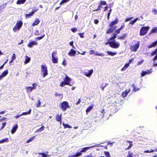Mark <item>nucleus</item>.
Instances as JSON below:
<instances>
[{
	"label": "nucleus",
	"instance_id": "nucleus-49",
	"mask_svg": "<svg viewBox=\"0 0 157 157\" xmlns=\"http://www.w3.org/2000/svg\"><path fill=\"white\" fill-rule=\"evenodd\" d=\"M45 35L44 34L42 36H39L36 38V39L37 40H40L42 39L44 36Z\"/></svg>",
	"mask_w": 157,
	"mask_h": 157
},
{
	"label": "nucleus",
	"instance_id": "nucleus-58",
	"mask_svg": "<svg viewBox=\"0 0 157 157\" xmlns=\"http://www.w3.org/2000/svg\"><path fill=\"white\" fill-rule=\"evenodd\" d=\"M152 12L155 14H157V10L155 9H154L152 10Z\"/></svg>",
	"mask_w": 157,
	"mask_h": 157
},
{
	"label": "nucleus",
	"instance_id": "nucleus-59",
	"mask_svg": "<svg viewBox=\"0 0 157 157\" xmlns=\"http://www.w3.org/2000/svg\"><path fill=\"white\" fill-rule=\"evenodd\" d=\"M79 36L82 38H83L84 37V33H78Z\"/></svg>",
	"mask_w": 157,
	"mask_h": 157
},
{
	"label": "nucleus",
	"instance_id": "nucleus-30",
	"mask_svg": "<svg viewBox=\"0 0 157 157\" xmlns=\"http://www.w3.org/2000/svg\"><path fill=\"white\" fill-rule=\"evenodd\" d=\"M93 108V106L92 105H91L89 106L86 110V112L87 113L89 112Z\"/></svg>",
	"mask_w": 157,
	"mask_h": 157
},
{
	"label": "nucleus",
	"instance_id": "nucleus-27",
	"mask_svg": "<svg viewBox=\"0 0 157 157\" xmlns=\"http://www.w3.org/2000/svg\"><path fill=\"white\" fill-rule=\"evenodd\" d=\"M93 72V70L91 69L89 71L88 73H85L84 75L87 77H89L92 74Z\"/></svg>",
	"mask_w": 157,
	"mask_h": 157
},
{
	"label": "nucleus",
	"instance_id": "nucleus-3",
	"mask_svg": "<svg viewBox=\"0 0 157 157\" xmlns=\"http://www.w3.org/2000/svg\"><path fill=\"white\" fill-rule=\"evenodd\" d=\"M156 54V56L154 57L153 60V65L154 66L157 67V47L152 51L151 54V55L152 56Z\"/></svg>",
	"mask_w": 157,
	"mask_h": 157
},
{
	"label": "nucleus",
	"instance_id": "nucleus-16",
	"mask_svg": "<svg viewBox=\"0 0 157 157\" xmlns=\"http://www.w3.org/2000/svg\"><path fill=\"white\" fill-rule=\"evenodd\" d=\"M152 72V71L150 70H147V71H143L142 73H141V76L142 77H143L147 75L150 74Z\"/></svg>",
	"mask_w": 157,
	"mask_h": 157
},
{
	"label": "nucleus",
	"instance_id": "nucleus-32",
	"mask_svg": "<svg viewBox=\"0 0 157 157\" xmlns=\"http://www.w3.org/2000/svg\"><path fill=\"white\" fill-rule=\"evenodd\" d=\"M41 127L38 129H37L36 131V132H41L42 131H43L44 129V125H43V124H41Z\"/></svg>",
	"mask_w": 157,
	"mask_h": 157
},
{
	"label": "nucleus",
	"instance_id": "nucleus-53",
	"mask_svg": "<svg viewBox=\"0 0 157 157\" xmlns=\"http://www.w3.org/2000/svg\"><path fill=\"white\" fill-rule=\"evenodd\" d=\"M121 95L122 97L124 98L126 97L127 96V94H126V93L124 92V91L123 92Z\"/></svg>",
	"mask_w": 157,
	"mask_h": 157
},
{
	"label": "nucleus",
	"instance_id": "nucleus-38",
	"mask_svg": "<svg viewBox=\"0 0 157 157\" xmlns=\"http://www.w3.org/2000/svg\"><path fill=\"white\" fill-rule=\"evenodd\" d=\"M107 52L109 55L112 56H113L117 54V52H113L110 51H107Z\"/></svg>",
	"mask_w": 157,
	"mask_h": 157
},
{
	"label": "nucleus",
	"instance_id": "nucleus-24",
	"mask_svg": "<svg viewBox=\"0 0 157 157\" xmlns=\"http://www.w3.org/2000/svg\"><path fill=\"white\" fill-rule=\"evenodd\" d=\"M127 36V33L124 34L122 36H118V39L121 40H124L126 38Z\"/></svg>",
	"mask_w": 157,
	"mask_h": 157
},
{
	"label": "nucleus",
	"instance_id": "nucleus-5",
	"mask_svg": "<svg viewBox=\"0 0 157 157\" xmlns=\"http://www.w3.org/2000/svg\"><path fill=\"white\" fill-rule=\"evenodd\" d=\"M23 23L21 20H20L17 22L16 25L13 28V30L14 32L19 30L22 27Z\"/></svg>",
	"mask_w": 157,
	"mask_h": 157
},
{
	"label": "nucleus",
	"instance_id": "nucleus-48",
	"mask_svg": "<svg viewBox=\"0 0 157 157\" xmlns=\"http://www.w3.org/2000/svg\"><path fill=\"white\" fill-rule=\"evenodd\" d=\"M40 104H41V102H40V100H38V103L36 105V107L37 108L39 107L40 106Z\"/></svg>",
	"mask_w": 157,
	"mask_h": 157
},
{
	"label": "nucleus",
	"instance_id": "nucleus-19",
	"mask_svg": "<svg viewBox=\"0 0 157 157\" xmlns=\"http://www.w3.org/2000/svg\"><path fill=\"white\" fill-rule=\"evenodd\" d=\"M55 96L57 97V98L59 100L61 99L63 97V95L61 93H56L55 94Z\"/></svg>",
	"mask_w": 157,
	"mask_h": 157
},
{
	"label": "nucleus",
	"instance_id": "nucleus-22",
	"mask_svg": "<svg viewBox=\"0 0 157 157\" xmlns=\"http://www.w3.org/2000/svg\"><path fill=\"white\" fill-rule=\"evenodd\" d=\"M18 128V126L17 124H16L15 125L13 126L11 130V132L12 134H13L16 131Z\"/></svg>",
	"mask_w": 157,
	"mask_h": 157
},
{
	"label": "nucleus",
	"instance_id": "nucleus-55",
	"mask_svg": "<svg viewBox=\"0 0 157 157\" xmlns=\"http://www.w3.org/2000/svg\"><path fill=\"white\" fill-rule=\"evenodd\" d=\"M6 5H7V4L6 3H4L2 4V5H1L0 6V7H2V9H3L5 7Z\"/></svg>",
	"mask_w": 157,
	"mask_h": 157
},
{
	"label": "nucleus",
	"instance_id": "nucleus-60",
	"mask_svg": "<svg viewBox=\"0 0 157 157\" xmlns=\"http://www.w3.org/2000/svg\"><path fill=\"white\" fill-rule=\"evenodd\" d=\"M62 64H63L64 66H65L66 65L67 63L66 62L65 59H64L63 60L62 63Z\"/></svg>",
	"mask_w": 157,
	"mask_h": 157
},
{
	"label": "nucleus",
	"instance_id": "nucleus-44",
	"mask_svg": "<svg viewBox=\"0 0 157 157\" xmlns=\"http://www.w3.org/2000/svg\"><path fill=\"white\" fill-rule=\"evenodd\" d=\"M104 154L107 157H110V154L108 151H105Z\"/></svg>",
	"mask_w": 157,
	"mask_h": 157
},
{
	"label": "nucleus",
	"instance_id": "nucleus-13",
	"mask_svg": "<svg viewBox=\"0 0 157 157\" xmlns=\"http://www.w3.org/2000/svg\"><path fill=\"white\" fill-rule=\"evenodd\" d=\"M95 51H94L93 50H90V51L89 53L90 55H92L93 54H95L96 56H104V54L103 53H95Z\"/></svg>",
	"mask_w": 157,
	"mask_h": 157
},
{
	"label": "nucleus",
	"instance_id": "nucleus-11",
	"mask_svg": "<svg viewBox=\"0 0 157 157\" xmlns=\"http://www.w3.org/2000/svg\"><path fill=\"white\" fill-rule=\"evenodd\" d=\"M139 47V42L131 46L130 47V50L133 52H136Z\"/></svg>",
	"mask_w": 157,
	"mask_h": 157
},
{
	"label": "nucleus",
	"instance_id": "nucleus-10",
	"mask_svg": "<svg viewBox=\"0 0 157 157\" xmlns=\"http://www.w3.org/2000/svg\"><path fill=\"white\" fill-rule=\"evenodd\" d=\"M37 86V85L36 83H34L32 84V87L30 86L26 87V89L27 92L29 93L31 92L32 90H34L36 88V87Z\"/></svg>",
	"mask_w": 157,
	"mask_h": 157
},
{
	"label": "nucleus",
	"instance_id": "nucleus-9",
	"mask_svg": "<svg viewBox=\"0 0 157 157\" xmlns=\"http://www.w3.org/2000/svg\"><path fill=\"white\" fill-rule=\"evenodd\" d=\"M106 5V3L105 1H100V4L98 5V7L96 9L93 10V11H99L101 10V8L102 7V5Z\"/></svg>",
	"mask_w": 157,
	"mask_h": 157
},
{
	"label": "nucleus",
	"instance_id": "nucleus-64",
	"mask_svg": "<svg viewBox=\"0 0 157 157\" xmlns=\"http://www.w3.org/2000/svg\"><path fill=\"white\" fill-rule=\"evenodd\" d=\"M134 60V58H132L130 59L129 61V63H129V64L130 63L132 62Z\"/></svg>",
	"mask_w": 157,
	"mask_h": 157
},
{
	"label": "nucleus",
	"instance_id": "nucleus-43",
	"mask_svg": "<svg viewBox=\"0 0 157 157\" xmlns=\"http://www.w3.org/2000/svg\"><path fill=\"white\" fill-rule=\"evenodd\" d=\"M128 155H127V157H133V153H131L130 151L128 152Z\"/></svg>",
	"mask_w": 157,
	"mask_h": 157
},
{
	"label": "nucleus",
	"instance_id": "nucleus-29",
	"mask_svg": "<svg viewBox=\"0 0 157 157\" xmlns=\"http://www.w3.org/2000/svg\"><path fill=\"white\" fill-rule=\"evenodd\" d=\"M63 125L64 127V128H72V126L69 125L68 124H66L64 123H63Z\"/></svg>",
	"mask_w": 157,
	"mask_h": 157
},
{
	"label": "nucleus",
	"instance_id": "nucleus-54",
	"mask_svg": "<svg viewBox=\"0 0 157 157\" xmlns=\"http://www.w3.org/2000/svg\"><path fill=\"white\" fill-rule=\"evenodd\" d=\"M33 138H34V137H32L30 138V139H28V140H27L26 141V143H29L30 142H31L33 140Z\"/></svg>",
	"mask_w": 157,
	"mask_h": 157
},
{
	"label": "nucleus",
	"instance_id": "nucleus-46",
	"mask_svg": "<svg viewBox=\"0 0 157 157\" xmlns=\"http://www.w3.org/2000/svg\"><path fill=\"white\" fill-rule=\"evenodd\" d=\"M132 18H133L132 17H131L127 18L125 19V22H127L128 21H129L130 20H131Z\"/></svg>",
	"mask_w": 157,
	"mask_h": 157
},
{
	"label": "nucleus",
	"instance_id": "nucleus-33",
	"mask_svg": "<svg viewBox=\"0 0 157 157\" xmlns=\"http://www.w3.org/2000/svg\"><path fill=\"white\" fill-rule=\"evenodd\" d=\"M133 88V91L134 92H136L140 88H136V86L135 85V84L134 83L132 84V85L131 86Z\"/></svg>",
	"mask_w": 157,
	"mask_h": 157
},
{
	"label": "nucleus",
	"instance_id": "nucleus-12",
	"mask_svg": "<svg viewBox=\"0 0 157 157\" xmlns=\"http://www.w3.org/2000/svg\"><path fill=\"white\" fill-rule=\"evenodd\" d=\"M157 45V39L155 41L152 42L151 44L148 45L147 47L148 48H151L153 47H155Z\"/></svg>",
	"mask_w": 157,
	"mask_h": 157
},
{
	"label": "nucleus",
	"instance_id": "nucleus-35",
	"mask_svg": "<svg viewBox=\"0 0 157 157\" xmlns=\"http://www.w3.org/2000/svg\"><path fill=\"white\" fill-rule=\"evenodd\" d=\"M31 109H30L29 110L28 112H24L22 113L21 115H20V116L23 115H26L29 114H30L31 113Z\"/></svg>",
	"mask_w": 157,
	"mask_h": 157
},
{
	"label": "nucleus",
	"instance_id": "nucleus-50",
	"mask_svg": "<svg viewBox=\"0 0 157 157\" xmlns=\"http://www.w3.org/2000/svg\"><path fill=\"white\" fill-rule=\"evenodd\" d=\"M6 122H5L4 123H3L2 124V126L0 128V131L4 127H5V126L6 125Z\"/></svg>",
	"mask_w": 157,
	"mask_h": 157
},
{
	"label": "nucleus",
	"instance_id": "nucleus-28",
	"mask_svg": "<svg viewBox=\"0 0 157 157\" xmlns=\"http://www.w3.org/2000/svg\"><path fill=\"white\" fill-rule=\"evenodd\" d=\"M139 18H136L133 20H132L131 22H130L129 24V25H133L137 20H139Z\"/></svg>",
	"mask_w": 157,
	"mask_h": 157
},
{
	"label": "nucleus",
	"instance_id": "nucleus-8",
	"mask_svg": "<svg viewBox=\"0 0 157 157\" xmlns=\"http://www.w3.org/2000/svg\"><path fill=\"white\" fill-rule=\"evenodd\" d=\"M109 44L111 47L114 48H117L120 46V44L115 42H109Z\"/></svg>",
	"mask_w": 157,
	"mask_h": 157
},
{
	"label": "nucleus",
	"instance_id": "nucleus-25",
	"mask_svg": "<svg viewBox=\"0 0 157 157\" xmlns=\"http://www.w3.org/2000/svg\"><path fill=\"white\" fill-rule=\"evenodd\" d=\"M82 153H81V151L77 152L75 155H70L68 157H78L82 155Z\"/></svg>",
	"mask_w": 157,
	"mask_h": 157
},
{
	"label": "nucleus",
	"instance_id": "nucleus-6",
	"mask_svg": "<svg viewBox=\"0 0 157 157\" xmlns=\"http://www.w3.org/2000/svg\"><path fill=\"white\" fill-rule=\"evenodd\" d=\"M41 71L43 73V77H44L48 74L47 67L46 65L44 66L43 65H41Z\"/></svg>",
	"mask_w": 157,
	"mask_h": 157
},
{
	"label": "nucleus",
	"instance_id": "nucleus-42",
	"mask_svg": "<svg viewBox=\"0 0 157 157\" xmlns=\"http://www.w3.org/2000/svg\"><path fill=\"white\" fill-rule=\"evenodd\" d=\"M117 34L114 33L113 36L111 37L109 39L110 40H112L113 39H114L115 38H116Z\"/></svg>",
	"mask_w": 157,
	"mask_h": 157
},
{
	"label": "nucleus",
	"instance_id": "nucleus-47",
	"mask_svg": "<svg viewBox=\"0 0 157 157\" xmlns=\"http://www.w3.org/2000/svg\"><path fill=\"white\" fill-rule=\"evenodd\" d=\"M71 30L72 32L75 33L77 31V28L75 27L71 29Z\"/></svg>",
	"mask_w": 157,
	"mask_h": 157
},
{
	"label": "nucleus",
	"instance_id": "nucleus-39",
	"mask_svg": "<svg viewBox=\"0 0 157 157\" xmlns=\"http://www.w3.org/2000/svg\"><path fill=\"white\" fill-rule=\"evenodd\" d=\"M9 141L8 138H6L5 139H3L0 140V144L3 143L4 142H7Z\"/></svg>",
	"mask_w": 157,
	"mask_h": 157
},
{
	"label": "nucleus",
	"instance_id": "nucleus-21",
	"mask_svg": "<svg viewBox=\"0 0 157 157\" xmlns=\"http://www.w3.org/2000/svg\"><path fill=\"white\" fill-rule=\"evenodd\" d=\"M64 81L67 83L68 85H70V83L71 81V79L67 76H65Z\"/></svg>",
	"mask_w": 157,
	"mask_h": 157
},
{
	"label": "nucleus",
	"instance_id": "nucleus-18",
	"mask_svg": "<svg viewBox=\"0 0 157 157\" xmlns=\"http://www.w3.org/2000/svg\"><path fill=\"white\" fill-rule=\"evenodd\" d=\"M76 53V51L75 50L73 49H71L68 53V55L70 56H75Z\"/></svg>",
	"mask_w": 157,
	"mask_h": 157
},
{
	"label": "nucleus",
	"instance_id": "nucleus-36",
	"mask_svg": "<svg viewBox=\"0 0 157 157\" xmlns=\"http://www.w3.org/2000/svg\"><path fill=\"white\" fill-rule=\"evenodd\" d=\"M129 66V63H126L124 67L121 69V71H123L125 70Z\"/></svg>",
	"mask_w": 157,
	"mask_h": 157
},
{
	"label": "nucleus",
	"instance_id": "nucleus-40",
	"mask_svg": "<svg viewBox=\"0 0 157 157\" xmlns=\"http://www.w3.org/2000/svg\"><path fill=\"white\" fill-rule=\"evenodd\" d=\"M70 0H62L60 2V5H61L65 3H66L67 2L69 1Z\"/></svg>",
	"mask_w": 157,
	"mask_h": 157
},
{
	"label": "nucleus",
	"instance_id": "nucleus-56",
	"mask_svg": "<svg viewBox=\"0 0 157 157\" xmlns=\"http://www.w3.org/2000/svg\"><path fill=\"white\" fill-rule=\"evenodd\" d=\"M144 59L142 60L141 61L138 62L137 63V65H140L143 62H144Z\"/></svg>",
	"mask_w": 157,
	"mask_h": 157
},
{
	"label": "nucleus",
	"instance_id": "nucleus-61",
	"mask_svg": "<svg viewBox=\"0 0 157 157\" xmlns=\"http://www.w3.org/2000/svg\"><path fill=\"white\" fill-rule=\"evenodd\" d=\"M94 22L95 24H98L99 23V20L98 19H95L94 21Z\"/></svg>",
	"mask_w": 157,
	"mask_h": 157
},
{
	"label": "nucleus",
	"instance_id": "nucleus-41",
	"mask_svg": "<svg viewBox=\"0 0 157 157\" xmlns=\"http://www.w3.org/2000/svg\"><path fill=\"white\" fill-rule=\"evenodd\" d=\"M65 85H68V84L64 81L61 82L60 84V86L62 87H63Z\"/></svg>",
	"mask_w": 157,
	"mask_h": 157
},
{
	"label": "nucleus",
	"instance_id": "nucleus-26",
	"mask_svg": "<svg viewBox=\"0 0 157 157\" xmlns=\"http://www.w3.org/2000/svg\"><path fill=\"white\" fill-rule=\"evenodd\" d=\"M129 143V146L125 148V150H127L130 149L133 146L132 144V142L131 141L127 140L126 141Z\"/></svg>",
	"mask_w": 157,
	"mask_h": 157
},
{
	"label": "nucleus",
	"instance_id": "nucleus-37",
	"mask_svg": "<svg viewBox=\"0 0 157 157\" xmlns=\"http://www.w3.org/2000/svg\"><path fill=\"white\" fill-rule=\"evenodd\" d=\"M25 58V64H26L30 61V58L27 56H26Z\"/></svg>",
	"mask_w": 157,
	"mask_h": 157
},
{
	"label": "nucleus",
	"instance_id": "nucleus-45",
	"mask_svg": "<svg viewBox=\"0 0 157 157\" xmlns=\"http://www.w3.org/2000/svg\"><path fill=\"white\" fill-rule=\"evenodd\" d=\"M121 31V30L120 29H118L115 30L114 33L117 35L120 33Z\"/></svg>",
	"mask_w": 157,
	"mask_h": 157
},
{
	"label": "nucleus",
	"instance_id": "nucleus-51",
	"mask_svg": "<svg viewBox=\"0 0 157 157\" xmlns=\"http://www.w3.org/2000/svg\"><path fill=\"white\" fill-rule=\"evenodd\" d=\"M156 33V27H154L152 29V30H151V33Z\"/></svg>",
	"mask_w": 157,
	"mask_h": 157
},
{
	"label": "nucleus",
	"instance_id": "nucleus-34",
	"mask_svg": "<svg viewBox=\"0 0 157 157\" xmlns=\"http://www.w3.org/2000/svg\"><path fill=\"white\" fill-rule=\"evenodd\" d=\"M40 21L39 19H35L34 22L32 24V25L34 26L37 25L40 23Z\"/></svg>",
	"mask_w": 157,
	"mask_h": 157
},
{
	"label": "nucleus",
	"instance_id": "nucleus-7",
	"mask_svg": "<svg viewBox=\"0 0 157 157\" xmlns=\"http://www.w3.org/2000/svg\"><path fill=\"white\" fill-rule=\"evenodd\" d=\"M57 54V51H53L52 53V61L53 63H58V59L56 57H55Z\"/></svg>",
	"mask_w": 157,
	"mask_h": 157
},
{
	"label": "nucleus",
	"instance_id": "nucleus-63",
	"mask_svg": "<svg viewBox=\"0 0 157 157\" xmlns=\"http://www.w3.org/2000/svg\"><path fill=\"white\" fill-rule=\"evenodd\" d=\"M81 99L80 98L78 100V101L75 103V105H78L81 102Z\"/></svg>",
	"mask_w": 157,
	"mask_h": 157
},
{
	"label": "nucleus",
	"instance_id": "nucleus-2",
	"mask_svg": "<svg viewBox=\"0 0 157 157\" xmlns=\"http://www.w3.org/2000/svg\"><path fill=\"white\" fill-rule=\"evenodd\" d=\"M59 107L63 111H66L67 108H70V107L69 103L66 101L61 102L59 105Z\"/></svg>",
	"mask_w": 157,
	"mask_h": 157
},
{
	"label": "nucleus",
	"instance_id": "nucleus-23",
	"mask_svg": "<svg viewBox=\"0 0 157 157\" xmlns=\"http://www.w3.org/2000/svg\"><path fill=\"white\" fill-rule=\"evenodd\" d=\"M37 10V9L36 10L32 11L31 13H30L26 14H25V17L26 18H30V17H31V16H32L33 15V14Z\"/></svg>",
	"mask_w": 157,
	"mask_h": 157
},
{
	"label": "nucleus",
	"instance_id": "nucleus-20",
	"mask_svg": "<svg viewBox=\"0 0 157 157\" xmlns=\"http://www.w3.org/2000/svg\"><path fill=\"white\" fill-rule=\"evenodd\" d=\"M8 73L7 70H6L2 72L1 75H0V80L2 79V78L6 75Z\"/></svg>",
	"mask_w": 157,
	"mask_h": 157
},
{
	"label": "nucleus",
	"instance_id": "nucleus-52",
	"mask_svg": "<svg viewBox=\"0 0 157 157\" xmlns=\"http://www.w3.org/2000/svg\"><path fill=\"white\" fill-rule=\"evenodd\" d=\"M125 27L124 23V22L122 24V25L121 26V27L119 28L118 29H120V30H121L124 28Z\"/></svg>",
	"mask_w": 157,
	"mask_h": 157
},
{
	"label": "nucleus",
	"instance_id": "nucleus-1",
	"mask_svg": "<svg viewBox=\"0 0 157 157\" xmlns=\"http://www.w3.org/2000/svg\"><path fill=\"white\" fill-rule=\"evenodd\" d=\"M119 22V20L118 17L116 18L114 21H111L109 25V28L106 30V33H111L115 30L117 28V26L115 25L117 24Z\"/></svg>",
	"mask_w": 157,
	"mask_h": 157
},
{
	"label": "nucleus",
	"instance_id": "nucleus-31",
	"mask_svg": "<svg viewBox=\"0 0 157 157\" xmlns=\"http://www.w3.org/2000/svg\"><path fill=\"white\" fill-rule=\"evenodd\" d=\"M26 0H18L16 2L17 4L18 5H21L24 4Z\"/></svg>",
	"mask_w": 157,
	"mask_h": 157
},
{
	"label": "nucleus",
	"instance_id": "nucleus-57",
	"mask_svg": "<svg viewBox=\"0 0 157 157\" xmlns=\"http://www.w3.org/2000/svg\"><path fill=\"white\" fill-rule=\"evenodd\" d=\"M16 55L15 53H13V56L11 57V59H12V60H14L16 59Z\"/></svg>",
	"mask_w": 157,
	"mask_h": 157
},
{
	"label": "nucleus",
	"instance_id": "nucleus-17",
	"mask_svg": "<svg viewBox=\"0 0 157 157\" xmlns=\"http://www.w3.org/2000/svg\"><path fill=\"white\" fill-rule=\"evenodd\" d=\"M93 146L92 147H87L82 148L80 151L82 153L83 152H86L87 150H89L90 148H92Z\"/></svg>",
	"mask_w": 157,
	"mask_h": 157
},
{
	"label": "nucleus",
	"instance_id": "nucleus-62",
	"mask_svg": "<svg viewBox=\"0 0 157 157\" xmlns=\"http://www.w3.org/2000/svg\"><path fill=\"white\" fill-rule=\"evenodd\" d=\"M35 34L36 35H38L40 34V33H39V31L38 30H36L35 31Z\"/></svg>",
	"mask_w": 157,
	"mask_h": 157
},
{
	"label": "nucleus",
	"instance_id": "nucleus-4",
	"mask_svg": "<svg viewBox=\"0 0 157 157\" xmlns=\"http://www.w3.org/2000/svg\"><path fill=\"white\" fill-rule=\"evenodd\" d=\"M149 27L148 26L142 27L140 30V35L141 36L145 35L149 30Z\"/></svg>",
	"mask_w": 157,
	"mask_h": 157
},
{
	"label": "nucleus",
	"instance_id": "nucleus-14",
	"mask_svg": "<svg viewBox=\"0 0 157 157\" xmlns=\"http://www.w3.org/2000/svg\"><path fill=\"white\" fill-rule=\"evenodd\" d=\"M37 44V42L35 41H33L29 42L27 44V46L29 48L32 47L34 45H36Z\"/></svg>",
	"mask_w": 157,
	"mask_h": 157
},
{
	"label": "nucleus",
	"instance_id": "nucleus-15",
	"mask_svg": "<svg viewBox=\"0 0 157 157\" xmlns=\"http://www.w3.org/2000/svg\"><path fill=\"white\" fill-rule=\"evenodd\" d=\"M62 114H60V115L59 114H58L56 115V121L59 122L60 123L62 122Z\"/></svg>",
	"mask_w": 157,
	"mask_h": 157
}]
</instances>
